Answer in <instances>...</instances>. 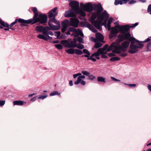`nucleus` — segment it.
Listing matches in <instances>:
<instances>
[{"mask_svg": "<svg viewBox=\"0 0 151 151\" xmlns=\"http://www.w3.org/2000/svg\"><path fill=\"white\" fill-rule=\"evenodd\" d=\"M79 21L78 19L75 17L70 19V25L75 27H78V26Z\"/></svg>", "mask_w": 151, "mask_h": 151, "instance_id": "ddd939ff", "label": "nucleus"}, {"mask_svg": "<svg viewBox=\"0 0 151 151\" xmlns=\"http://www.w3.org/2000/svg\"><path fill=\"white\" fill-rule=\"evenodd\" d=\"M125 84L127 85H128L131 87H135L136 86V84H125V83H124Z\"/></svg>", "mask_w": 151, "mask_h": 151, "instance_id": "6e6d98bb", "label": "nucleus"}, {"mask_svg": "<svg viewBox=\"0 0 151 151\" xmlns=\"http://www.w3.org/2000/svg\"><path fill=\"white\" fill-rule=\"evenodd\" d=\"M86 25V22H82L80 24V25L81 27H85Z\"/></svg>", "mask_w": 151, "mask_h": 151, "instance_id": "13d9d810", "label": "nucleus"}, {"mask_svg": "<svg viewBox=\"0 0 151 151\" xmlns=\"http://www.w3.org/2000/svg\"><path fill=\"white\" fill-rule=\"evenodd\" d=\"M17 22H18L19 23H21V26L22 27H23L24 26H26V25L24 24V21H23V19H22L21 18H19L18 19H16L15 20V21L12 23L10 25H8V27H6L7 28H4V29L5 30L7 31L9 30V29H11L12 30H14L15 29V28L13 27V26L15 25L16 24Z\"/></svg>", "mask_w": 151, "mask_h": 151, "instance_id": "423d86ee", "label": "nucleus"}, {"mask_svg": "<svg viewBox=\"0 0 151 151\" xmlns=\"http://www.w3.org/2000/svg\"><path fill=\"white\" fill-rule=\"evenodd\" d=\"M69 5L74 12L80 8L79 3L77 1H71L69 3Z\"/></svg>", "mask_w": 151, "mask_h": 151, "instance_id": "6e6552de", "label": "nucleus"}, {"mask_svg": "<svg viewBox=\"0 0 151 151\" xmlns=\"http://www.w3.org/2000/svg\"><path fill=\"white\" fill-rule=\"evenodd\" d=\"M98 16V14L96 12H93L89 21L91 24L94 26L98 29H101V27L100 25V20H95V19Z\"/></svg>", "mask_w": 151, "mask_h": 151, "instance_id": "20e7f679", "label": "nucleus"}, {"mask_svg": "<svg viewBox=\"0 0 151 151\" xmlns=\"http://www.w3.org/2000/svg\"><path fill=\"white\" fill-rule=\"evenodd\" d=\"M108 44L105 45L103 48H99V49H101V52L102 53H103L106 50L108 49Z\"/></svg>", "mask_w": 151, "mask_h": 151, "instance_id": "c9c22d12", "label": "nucleus"}, {"mask_svg": "<svg viewBox=\"0 0 151 151\" xmlns=\"http://www.w3.org/2000/svg\"><path fill=\"white\" fill-rule=\"evenodd\" d=\"M45 36L46 37H47V40H51L52 39V37H50L47 35L46 33H45Z\"/></svg>", "mask_w": 151, "mask_h": 151, "instance_id": "49530a36", "label": "nucleus"}, {"mask_svg": "<svg viewBox=\"0 0 151 151\" xmlns=\"http://www.w3.org/2000/svg\"><path fill=\"white\" fill-rule=\"evenodd\" d=\"M106 78L102 76H98L97 77V81L99 82H102L103 83H106Z\"/></svg>", "mask_w": 151, "mask_h": 151, "instance_id": "cd10ccee", "label": "nucleus"}, {"mask_svg": "<svg viewBox=\"0 0 151 151\" xmlns=\"http://www.w3.org/2000/svg\"><path fill=\"white\" fill-rule=\"evenodd\" d=\"M104 10L103 8L101 6L100 3L98 4H93V10L96 11L98 15H100V13Z\"/></svg>", "mask_w": 151, "mask_h": 151, "instance_id": "9d476101", "label": "nucleus"}, {"mask_svg": "<svg viewBox=\"0 0 151 151\" xmlns=\"http://www.w3.org/2000/svg\"><path fill=\"white\" fill-rule=\"evenodd\" d=\"M78 40L79 42L82 43H84L83 39L82 37H78Z\"/></svg>", "mask_w": 151, "mask_h": 151, "instance_id": "c03bdc74", "label": "nucleus"}, {"mask_svg": "<svg viewBox=\"0 0 151 151\" xmlns=\"http://www.w3.org/2000/svg\"><path fill=\"white\" fill-rule=\"evenodd\" d=\"M57 7H55L52 9V10L51 12H52V13H55V12L57 10Z\"/></svg>", "mask_w": 151, "mask_h": 151, "instance_id": "e2e57ef3", "label": "nucleus"}, {"mask_svg": "<svg viewBox=\"0 0 151 151\" xmlns=\"http://www.w3.org/2000/svg\"><path fill=\"white\" fill-rule=\"evenodd\" d=\"M137 1L134 0H131L130 1H129V4H132L136 3Z\"/></svg>", "mask_w": 151, "mask_h": 151, "instance_id": "3c124183", "label": "nucleus"}, {"mask_svg": "<svg viewBox=\"0 0 151 151\" xmlns=\"http://www.w3.org/2000/svg\"><path fill=\"white\" fill-rule=\"evenodd\" d=\"M78 40L76 38H74L73 39V42L75 44V45H76L77 44V41Z\"/></svg>", "mask_w": 151, "mask_h": 151, "instance_id": "774afa93", "label": "nucleus"}, {"mask_svg": "<svg viewBox=\"0 0 151 151\" xmlns=\"http://www.w3.org/2000/svg\"><path fill=\"white\" fill-rule=\"evenodd\" d=\"M84 5H85V4H84L83 3H80V6L81 8V9H82L83 10H84V9L85 8Z\"/></svg>", "mask_w": 151, "mask_h": 151, "instance_id": "052dcab7", "label": "nucleus"}, {"mask_svg": "<svg viewBox=\"0 0 151 151\" xmlns=\"http://www.w3.org/2000/svg\"><path fill=\"white\" fill-rule=\"evenodd\" d=\"M141 41H139L135 39V40L134 41L132 42H131V44L130 45L129 47L130 49L129 50L128 52L129 53L133 54L137 52L138 50V48H142L143 46L144 45L140 43H138L137 45H136L134 44L136 42L140 43ZM141 43H142L141 42Z\"/></svg>", "mask_w": 151, "mask_h": 151, "instance_id": "f03ea898", "label": "nucleus"}, {"mask_svg": "<svg viewBox=\"0 0 151 151\" xmlns=\"http://www.w3.org/2000/svg\"><path fill=\"white\" fill-rule=\"evenodd\" d=\"M138 24V23L136 22L134 24H132L131 26H130V27L131 28H133L135 27L136 26H137Z\"/></svg>", "mask_w": 151, "mask_h": 151, "instance_id": "864d4df0", "label": "nucleus"}, {"mask_svg": "<svg viewBox=\"0 0 151 151\" xmlns=\"http://www.w3.org/2000/svg\"><path fill=\"white\" fill-rule=\"evenodd\" d=\"M101 49H99L97 52H94V56L96 57V56H99L100 54H102L103 53H102L101 51Z\"/></svg>", "mask_w": 151, "mask_h": 151, "instance_id": "2f4dec72", "label": "nucleus"}, {"mask_svg": "<svg viewBox=\"0 0 151 151\" xmlns=\"http://www.w3.org/2000/svg\"><path fill=\"white\" fill-rule=\"evenodd\" d=\"M55 33H56L55 35L57 37V38H58L60 35V32L59 31H57L55 32Z\"/></svg>", "mask_w": 151, "mask_h": 151, "instance_id": "de8ad7c7", "label": "nucleus"}, {"mask_svg": "<svg viewBox=\"0 0 151 151\" xmlns=\"http://www.w3.org/2000/svg\"><path fill=\"white\" fill-rule=\"evenodd\" d=\"M118 39L117 41L119 43L125 40H127L129 42H132L135 40V38L132 37L130 32L122 33L119 35L118 36Z\"/></svg>", "mask_w": 151, "mask_h": 151, "instance_id": "7ed1b4c3", "label": "nucleus"}, {"mask_svg": "<svg viewBox=\"0 0 151 151\" xmlns=\"http://www.w3.org/2000/svg\"><path fill=\"white\" fill-rule=\"evenodd\" d=\"M60 43L65 47L68 48H74L76 46L70 38H68L67 40H61Z\"/></svg>", "mask_w": 151, "mask_h": 151, "instance_id": "0eeeda50", "label": "nucleus"}, {"mask_svg": "<svg viewBox=\"0 0 151 151\" xmlns=\"http://www.w3.org/2000/svg\"><path fill=\"white\" fill-rule=\"evenodd\" d=\"M111 29L110 34L109 35V38L110 39L116 37L119 32L118 30L115 27H111Z\"/></svg>", "mask_w": 151, "mask_h": 151, "instance_id": "dca6fc26", "label": "nucleus"}, {"mask_svg": "<svg viewBox=\"0 0 151 151\" xmlns=\"http://www.w3.org/2000/svg\"><path fill=\"white\" fill-rule=\"evenodd\" d=\"M72 10V9H70L66 11L64 14L65 17H76V14Z\"/></svg>", "mask_w": 151, "mask_h": 151, "instance_id": "a211bd4d", "label": "nucleus"}, {"mask_svg": "<svg viewBox=\"0 0 151 151\" xmlns=\"http://www.w3.org/2000/svg\"><path fill=\"white\" fill-rule=\"evenodd\" d=\"M75 47H77L79 49H82L84 48V47L82 44L80 43H79L76 44Z\"/></svg>", "mask_w": 151, "mask_h": 151, "instance_id": "f704fd0d", "label": "nucleus"}, {"mask_svg": "<svg viewBox=\"0 0 151 151\" xmlns=\"http://www.w3.org/2000/svg\"><path fill=\"white\" fill-rule=\"evenodd\" d=\"M70 25V21L67 19L65 20L62 22L61 23V32L63 33L65 32L67 29L68 27H69Z\"/></svg>", "mask_w": 151, "mask_h": 151, "instance_id": "f8f14e48", "label": "nucleus"}, {"mask_svg": "<svg viewBox=\"0 0 151 151\" xmlns=\"http://www.w3.org/2000/svg\"><path fill=\"white\" fill-rule=\"evenodd\" d=\"M117 42H114L112 43L111 45L106 50L107 51H110L113 48H114V49L112 51V52L114 53L119 54L120 53V52L118 51V50L116 49V47H117Z\"/></svg>", "mask_w": 151, "mask_h": 151, "instance_id": "1a4fd4ad", "label": "nucleus"}, {"mask_svg": "<svg viewBox=\"0 0 151 151\" xmlns=\"http://www.w3.org/2000/svg\"><path fill=\"white\" fill-rule=\"evenodd\" d=\"M151 40V39L150 38H147L145 40V41H142V42H141L142 43H145L146 42H147L150 41Z\"/></svg>", "mask_w": 151, "mask_h": 151, "instance_id": "4d7b16f0", "label": "nucleus"}, {"mask_svg": "<svg viewBox=\"0 0 151 151\" xmlns=\"http://www.w3.org/2000/svg\"><path fill=\"white\" fill-rule=\"evenodd\" d=\"M81 73L84 75H85L87 76H88L89 74L90 73L89 72L87 71H82L81 72Z\"/></svg>", "mask_w": 151, "mask_h": 151, "instance_id": "a18cd8bd", "label": "nucleus"}, {"mask_svg": "<svg viewBox=\"0 0 151 151\" xmlns=\"http://www.w3.org/2000/svg\"><path fill=\"white\" fill-rule=\"evenodd\" d=\"M107 19H105V20L104 21V22L103 23H102V25H104L105 27L106 26V21H107Z\"/></svg>", "mask_w": 151, "mask_h": 151, "instance_id": "0e129e2a", "label": "nucleus"}, {"mask_svg": "<svg viewBox=\"0 0 151 151\" xmlns=\"http://www.w3.org/2000/svg\"><path fill=\"white\" fill-rule=\"evenodd\" d=\"M102 44L99 42L95 44L94 47L96 48H99L102 46Z\"/></svg>", "mask_w": 151, "mask_h": 151, "instance_id": "a19ab883", "label": "nucleus"}, {"mask_svg": "<svg viewBox=\"0 0 151 151\" xmlns=\"http://www.w3.org/2000/svg\"><path fill=\"white\" fill-rule=\"evenodd\" d=\"M75 49H73V48L65 50V52L70 54H73L75 53Z\"/></svg>", "mask_w": 151, "mask_h": 151, "instance_id": "c85d7f7f", "label": "nucleus"}, {"mask_svg": "<svg viewBox=\"0 0 151 151\" xmlns=\"http://www.w3.org/2000/svg\"><path fill=\"white\" fill-rule=\"evenodd\" d=\"M120 60V58L118 57H113L110 59V60L111 61H118Z\"/></svg>", "mask_w": 151, "mask_h": 151, "instance_id": "e433bc0d", "label": "nucleus"}, {"mask_svg": "<svg viewBox=\"0 0 151 151\" xmlns=\"http://www.w3.org/2000/svg\"><path fill=\"white\" fill-rule=\"evenodd\" d=\"M147 11L148 12H151V4L149 5L148 6Z\"/></svg>", "mask_w": 151, "mask_h": 151, "instance_id": "bf43d9fd", "label": "nucleus"}, {"mask_svg": "<svg viewBox=\"0 0 151 151\" xmlns=\"http://www.w3.org/2000/svg\"><path fill=\"white\" fill-rule=\"evenodd\" d=\"M119 54L120 55L119 56L123 57H125L127 55V54L125 53H120Z\"/></svg>", "mask_w": 151, "mask_h": 151, "instance_id": "8fccbe9b", "label": "nucleus"}, {"mask_svg": "<svg viewBox=\"0 0 151 151\" xmlns=\"http://www.w3.org/2000/svg\"><path fill=\"white\" fill-rule=\"evenodd\" d=\"M111 78L114 81H120V80H118L114 77H111Z\"/></svg>", "mask_w": 151, "mask_h": 151, "instance_id": "338daca9", "label": "nucleus"}, {"mask_svg": "<svg viewBox=\"0 0 151 151\" xmlns=\"http://www.w3.org/2000/svg\"><path fill=\"white\" fill-rule=\"evenodd\" d=\"M113 19L112 18L110 17L107 21V26L109 31H110L111 28V24L112 22Z\"/></svg>", "mask_w": 151, "mask_h": 151, "instance_id": "a878e982", "label": "nucleus"}, {"mask_svg": "<svg viewBox=\"0 0 151 151\" xmlns=\"http://www.w3.org/2000/svg\"><path fill=\"white\" fill-rule=\"evenodd\" d=\"M47 28V26L43 27L40 25H38L35 27V30L39 32H42V34H43V33L45 32L46 30V29Z\"/></svg>", "mask_w": 151, "mask_h": 151, "instance_id": "aec40b11", "label": "nucleus"}, {"mask_svg": "<svg viewBox=\"0 0 151 151\" xmlns=\"http://www.w3.org/2000/svg\"><path fill=\"white\" fill-rule=\"evenodd\" d=\"M57 24V25L56 26L51 24V23H50L49 22L48 23V25L50 26L49 28L50 29L52 30H59L60 27V22H58Z\"/></svg>", "mask_w": 151, "mask_h": 151, "instance_id": "6ab92c4d", "label": "nucleus"}, {"mask_svg": "<svg viewBox=\"0 0 151 151\" xmlns=\"http://www.w3.org/2000/svg\"><path fill=\"white\" fill-rule=\"evenodd\" d=\"M90 30H91L94 33H96L97 32V30L93 27H92V29H91Z\"/></svg>", "mask_w": 151, "mask_h": 151, "instance_id": "69168bd1", "label": "nucleus"}, {"mask_svg": "<svg viewBox=\"0 0 151 151\" xmlns=\"http://www.w3.org/2000/svg\"><path fill=\"white\" fill-rule=\"evenodd\" d=\"M37 37L39 39H43L45 40H47V37L45 36L44 35L39 34L37 36Z\"/></svg>", "mask_w": 151, "mask_h": 151, "instance_id": "7c9ffc66", "label": "nucleus"}, {"mask_svg": "<svg viewBox=\"0 0 151 151\" xmlns=\"http://www.w3.org/2000/svg\"><path fill=\"white\" fill-rule=\"evenodd\" d=\"M60 93H59L57 91H53L52 92H51L50 95V96H53L56 95H60Z\"/></svg>", "mask_w": 151, "mask_h": 151, "instance_id": "ea45409f", "label": "nucleus"}, {"mask_svg": "<svg viewBox=\"0 0 151 151\" xmlns=\"http://www.w3.org/2000/svg\"><path fill=\"white\" fill-rule=\"evenodd\" d=\"M120 30L119 32L121 33H124L128 32H130V26L128 25H122L119 27Z\"/></svg>", "mask_w": 151, "mask_h": 151, "instance_id": "4468645a", "label": "nucleus"}, {"mask_svg": "<svg viewBox=\"0 0 151 151\" xmlns=\"http://www.w3.org/2000/svg\"><path fill=\"white\" fill-rule=\"evenodd\" d=\"M47 96L45 95H41L38 97L39 99H43L45 98H46Z\"/></svg>", "mask_w": 151, "mask_h": 151, "instance_id": "603ef678", "label": "nucleus"}, {"mask_svg": "<svg viewBox=\"0 0 151 151\" xmlns=\"http://www.w3.org/2000/svg\"><path fill=\"white\" fill-rule=\"evenodd\" d=\"M98 19H99L100 25L101 26L104 18L107 19L109 17V15L107 13L106 11L104 10L102 14L101 13H100V15H98Z\"/></svg>", "mask_w": 151, "mask_h": 151, "instance_id": "9b49d317", "label": "nucleus"}, {"mask_svg": "<svg viewBox=\"0 0 151 151\" xmlns=\"http://www.w3.org/2000/svg\"><path fill=\"white\" fill-rule=\"evenodd\" d=\"M85 77L84 75L78 76L77 78V80L74 82V84L75 85H78L80 81L83 79H84Z\"/></svg>", "mask_w": 151, "mask_h": 151, "instance_id": "b1692460", "label": "nucleus"}, {"mask_svg": "<svg viewBox=\"0 0 151 151\" xmlns=\"http://www.w3.org/2000/svg\"><path fill=\"white\" fill-rule=\"evenodd\" d=\"M75 13L76 14H80L81 16L85 17L86 16V13L84 11L79 8Z\"/></svg>", "mask_w": 151, "mask_h": 151, "instance_id": "412c9836", "label": "nucleus"}, {"mask_svg": "<svg viewBox=\"0 0 151 151\" xmlns=\"http://www.w3.org/2000/svg\"><path fill=\"white\" fill-rule=\"evenodd\" d=\"M57 15V13H56L55 14H53L52 12H50L49 13L48 17L50 18H51L52 17H55V16H56Z\"/></svg>", "mask_w": 151, "mask_h": 151, "instance_id": "4c0bfd02", "label": "nucleus"}, {"mask_svg": "<svg viewBox=\"0 0 151 151\" xmlns=\"http://www.w3.org/2000/svg\"><path fill=\"white\" fill-rule=\"evenodd\" d=\"M96 37L97 40L101 42L104 39V36L100 33H96Z\"/></svg>", "mask_w": 151, "mask_h": 151, "instance_id": "4be33fe9", "label": "nucleus"}, {"mask_svg": "<svg viewBox=\"0 0 151 151\" xmlns=\"http://www.w3.org/2000/svg\"><path fill=\"white\" fill-rule=\"evenodd\" d=\"M78 34H79V35L80 36L83 37L84 36V35L82 32V31L80 29H78Z\"/></svg>", "mask_w": 151, "mask_h": 151, "instance_id": "09e8293b", "label": "nucleus"}, {"mask_svg": "<svg viewBox=\"0 0 151 151\" xmlns=\"http://www.w3.org/2000/svg\"><path fill=\"white\" fill-rule=\"evenodd\" d=\"M83 52V51L82 52L81 50L77 49H75V53L76 55H80L82 54Z\"/></svg>", "mask_w": 151, "mask_h": 151, "instance_id": "473e14b6", "label": "nucleus"}, {"mask_svg": "<svg viewBox=\"0 0 151 151\" xmlns=\"http://www.w3.org/2000/svg\"><path fill=\"white\" fill-rule=\"evenodd\" d=\"M48 28L46 29V30L43 33V35H45V33H46L47 35H50L51 36L53 35V33L51 31H49V30H50V29L49 28V27L47 26Z\"/></svg>", "mask_w": 151, "mask_h": 151, "instance_id": "bb28decb", "label": "nucleus"}, {"mask_svg": "<svg viewBox=\"0 0 151 151\" xmlns=\"http://www.w3.org/2000/svg\"><path fill=\"white\" fill-rule=\"evenodd\" d=\"M32 10L33 12L35 13L32 19H35L36 17H38L39 16V13L37 12V8L36 7H34L32 8Z\"/></svg>", "mask_w": 151, "mask_h": 151, "instance_id": "5701e85b", "label": "nucleus"}, {"mask_svg": "<svg viewBox=\"0 0 151 151\" xmlns=\"http://www.w3.org/2000/svg\"><path fill=\"white\" fill-rule=\"evenodd\" d=\"M68 29L70 32H73L75 33H77L78 32V29L76 30L75 28L73 27H70Z\"/></svg>", "mask_w": 151, "mask_h": 151, "instance_id": "72a5a7b5", "label": "nucleus"}, {"mask_svg": "<svg viewBox=\"0 0 151 151\" xmlns=\"http://www.w3.org/2000/svg\"><path fill=\"white\" fill-rule=\"evenodd\" d=\"M129 42L127 40H125L121 44V45L117 43L118 47H116V49L118 50V51L120 52V53L121 52H124L127 51V49L128 47L130 44Z\"/></svg>", "mask_w": 151, "mask_h": 151, "instance_id": "39448f33", "label": "nucleus"}, {"mask_svg": "<svg viewBox=\"0 0 151 151\" xmlns=\"http://www.w3.org/2000/svg\"><path fill=\"white\" fill-rule=\"evenodd\" d=\"M47 16L46 14H40L35 19H30L27 20L23 19V21L24 24H31L32 25L38 22L41 24H44L47 22Z\"/></svg>", "mask_w": 151, "mask_h": 151, "instance_id": "f257e3e1", "label": "nucleus"}, {"mask_svg": "<svg viewBox=\"0 0 151 151\" xmlns=\"http://www.w3.org/2000/svg\"><path fill=\"white\" fill-rule=\"evenodd\" d=\"M55 46L58 50H61L63 48V46L61 44H56Z\"/></svg>", "mask_w": 151, "mask_h": 151, "instance_id": "79ce46f5", "label": "nucleus"}, {"mask_svg": "<svg viewBox=\"0 0 151 151\" xmlns=\"http://www.w3.org/2000/svg\"><path fill=\"white\" fill-rule=\"evenodd\" d=\"M5 103V101L4 100H0V106H3Z\"/></svg>", "mask_w": 151, "mask_h": 151, "instance_id": "5fc2aeb1", "label": "nucleus"}, {"mask_svg": "<svg viewBox=\"0 0 151 151\" xmlns=\"http://www.w3.org/2000/svg\"><path fill=\"white\" fill-rule=\"evenodd\" d=\"M24 103H26L20 100L15 101L13 102V105H14L21 106L23 105Z\"/></svg>", "mask_w": 151, "mask_h": 151, "instance_id": "393cba45", "label": "nucleus"}, {"mask_svg": "<svg viewBox=\"0 0 151 151\" xmlns=\"http://www.w3.org/2000/svg\"><path fill=\"white\" fill-rule=\"evenodd\" d=\"M53 22L55 24L58 23L59 22H58L55 18V17H53L52 19H51L49 20L48 23H51V22Z\"/></svg>", "mask_w": 151, "mask_h": 151, "instance_id": "c756f323", "label": "nucleus"}, {"mask_svg": "<svg viewBox=\"0 0 151 151\" xmlns=\"http://www.w3.org/2000/svg\"><path fill=\"white\" fill-rule=\"evenodd\" d=\"M85 27L88 28L90 30L92 29V27L90 23L87 22H86Z\"/></svg>", "mask_w": 151, "mask_h": 151, "instance_id": "37998d69", "label": "nucleus"}, {"mask_svg": "<svg viewBox=\"0 0 151 151\" xmlns=\"http://www.w3.org/2000/svg\"><path fill=\"white\" fill-rule=\"evenodd\" d=\"M88 77V79L91 80H93L96 78L92 74H91L90 73Z\"/></svg>", "mask_w": 151, "mask_h": 151, "instance_id": "58836bf2", "label": "nucleus"}, {"mask_svg": "<svg viewBox=\"0 0 151 151\" xmlns=\"http://www.w3.org/2000/svg\"><path fill=\"white\" fill-rule=\"evenodd\" d=\"M84 6L85 8L83 10L84 11L91 12L93 11V4L91 3H87Z\"/></svg>", "mask_w": 151, "mask_h": 151, "instance_id": "f3484780", "label": "nucleus"}, {"mask_svg": "<svg viewBox=\"0 0 151 151\" xmlns=\"http://www.w3.org/2000/svg\"><path fill=\"white\" fill-rule=\"evenodd\" d=\"M80 83L81 85L83 86L85 85L86 84V81L82 80H81V81H80Z\"/></svg>", "mask_w": 151, "mask_h": 151, "instance_id": "680f3d73", "label": "nucleus"}, {"mask_svg": "<svg viewBox=\"0 0 151 151\" xmlns=\"http://www.w3.org/2000/svg\"><path fill=\"white\" fill-rule=\"evenodd\" d=\"M83 52L84 53L86 54V55H84L82 56V57H85L86 58H87V60H92V61L93 62H96V59L93 58H91V57H90L89 58V57L90 56V53L89 52L88 50L86 49H83Z\"/></svg>", "mask_w": 151, "mask_h": 151, "instance_id": "2eb2a0df", "label": "nucleus"}]
</instances>
